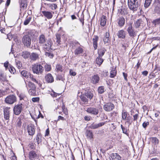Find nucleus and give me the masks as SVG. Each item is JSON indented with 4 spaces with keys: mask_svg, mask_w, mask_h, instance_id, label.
<instances>
[{
    "mask_svg": "<svg viewBox=\"0 0 160 160\" xmlns=\"http://www.w3.org/2000/svg\"><path fill=\"white\" fill-rule=\"evenodd\" d=\"M86 96L90 100L92 98L93 94L91 90L89 89L88 90L87 92L86 93Z\"/></svg>",
    "mask_w": 160,
    "mask_h": 160,
    "instance_id": "nucleus-31",
    "label": "nucleus"
},
{
    "mask_svg": "<svg viewBox=\"0 0 160 160\" xmlns=\"http://www.w3.org/2000/svg\"><path fill=\"white\" fill-rule=\"evenodd\" d=\"M45 5H47L48 7L50 8L52 10H55L57 8V6L55 3H45Z\"/></svg>",
    "mask_w": 160,
    "mask_h": 160,
    "instance_id": "nucleus-32",
    "label": "nucleus"
},
{
    "mask_svg": "<svg viewBox=\"0 0 160 160\" xmlns=\"http://www.w3.org/2000/svg\"><path fill=\"white\" fill-rule=\"evenodd\" d=\"M149 122H144L142 124V127L144 128H146V127L149 125Z\"/></svg>",
    "mask_w": 160,
    "mask_h": 160,
    "instance_id": "nucleus-61",
    "label": "nucleus"
},
{
    "mask_svg": "<svg viewBox=\"0 0 160 160\" xmlns=\"http://www.w3.org/2000/svg\"><path fill=\"white\" fill-rule=\"evenodd\" d=\"M103 61V60L102 58V57L98 56L96 58V61L97 64L99 65V66H100L101 65Z\"/></svg>",
    "mask_w": 160,
    "mask_h": 160,
    "instance_id": "nucleus-35",
    "label": "nucleus"
},
{
    "mask_svg": "<svg viewBox=\"0 0 160 160\" xmlns=\"http://www.w3.org/2000/svg\"><path fill=\"white\" fill-rule=\"evenodd\" d=\"M42 13L48 19H51L53 16L52 13L50 12L42 11Z\"/></svg>",
    "mask_w": 160,
    "mask_h": 160,
    "instance_id": "nucleus-21",
    "label": "nucleus"
},
{
    "mask_svg": "<svg viewBox=\"0 0 160 160\" xmlns=\"http://www.w3.org/2000/svg\"><path fill=\"white\" fill-rule=\"evenodd\" d=\"M21 120V119L20 118H19L18 119L17 125L18 127H21L22 125V122Z\"/></svg>",
    "mask_w": 160,
    "mask_h": 160,
    "instance_id": "nucleus-59",
    "label": "nucleus"
},
{
    "mask_svg": "<svg viewBox=\"0 0 160 160\" xmlns=\"http://www.w3.org/2000/svg\"><path fill=\"white\" fill-rule=\"evenodd\" d=\"M29 37H30L33 38H35L37 36L38 33L34 30H31L29 31L27 33H26Z\"/></svg>",
    "mask_w": 160,
    "mask_h": 160,
    "instance_id": "nucleus-24",
    "label": "nucleus"
},
{
    "mask_svg": "<svg viewBox=\"0 0 160 160\" xmlns=\"http://www.w3.org/2000/svg\"><path fill=\"white\" fill-rule=\"evenodd\" d=\"M114 105L111 102H108L106 103L103 106L104 110L107 112H111L114 108Z\"/></svg>",
    "mask_w": 160,
    "mask_h": 160,
    "instance_id": "nucleus-7",
    "label": "nucleus"
},
{
    "mask_svg": "<svg viewBox=\"0 0 160 160\" xmlns=\"http://www.w3.org/2000/svg\"><path fill=\"white\" fill-rule=\"evenodd\" d=\"M139 0H128V7L130 10L133 12L137 11L140 6Z\"/></svg>",
    "mask_w": 160,
    "mask_h": 160,
    "instance_id": "nucleus-1",
    "label": "nucleus"
},
{
    "mask_svg": "<svg viewBox=\"0 0 160 160\" xmlns=\"http://www.w3.org/2000/svg\"><path fill=\"white\" fill-rule=\"evenodd\" d=\"M132 23H129L128 25V28L127 31L128 32L129 35L131 37L133 38L137 36V32L134 30V28L132 27Z\"/></svg>",
    "mask_w": 160,
    "mask_h": 160,
    "instance_id": "nucleus-4",
    "label": "nucleus"
},
{
    "mask_svg": "<svg viewBox=\"0 0 160 160\" xmlns=\"http://www.w3.org/2000/svg\"><path fill=\"white\" fill-rule=\"evenodd\" d=\"M39 58V55L35 52H32L30 53V59L31 61H35Z\"/></svg>",
    "mask_w": 160,
    "mask_h": 160,
    "instance_id": "nucleus-20",
    "label": "nucleus"
},
{
    "mask_svg": "<svg viewBox=\"0 0 160 160\" xmlns=\"http://www.w3.org/2000/svg\"><path fill=\"white\" fill-rule=\"evenodd\" d=\"M152 0H145L144 7L145 8H148L150 5Z\"/></svg>",
    "mask_w": 160,
    "mask_h": 160,
    "instance_id": "nucleus-40",
    "label": "nucleus"
},
{
    "mask_svg": "<svg viewBox=\"0 0 160 160\" xmlns=\"http://www.w3.org/2000/svg\"><path fill=\"white\" fill-rule=\"evenodd\" d=\"M105 122H99L98 123L93 122L89 126V128L92 129H95L101 127L105 124Z\"/></svg>",
    "mask_w": 160,
    "mask_h": 160,
    "instance_id": "nucleus-13",
    "label": "nucleus"
},
{
    "mask_svg": "<svg viewBox=\"0 0 160 160\" xmlns=\"http://www.w3.org/2000/svg\"><path fill=\"white\" fill-rule=\"evenodd\" d=\"M151 141L154 145H157L159 143L158 139L156 137H152L151 138Z\"/></svg>",
    "mask_w": 160,
    "mask_h": 160,
    "instance_id": "nucleus-43",
    "label": "nucleus"
},
{
    "mask_svg": "<svg viewBox=\"0 0 160 160\" xmlns=\"http://www.w3.org/2000/svg\"><path fill=\"white\" fill-rule=\"evenodd\" d=\"M86 134L88 138L91 139L93 138V134L92 132L90 130H87L86 131Z\"/></svg>",
    "mask_w": 160,
    "mask_h": 160,
    "instance_id": "nucleus-39",
    "label": "nucleus"
},
{
    "mask_svg": "<svg viewBox=\"0 0 160 160\" xmlns=\"http://www.w3.org/2000/svg\"><path fill=\"white\" fill-rule=\"evenodd\" d=\"M45 80L48 83H52L54 81V78L52 75L50 73L47 74L45 78Z\"/></svg>",
    "mask_w": 160,
    "mask_h": 160,
    "instance_id": "nucleus-15",
    "label": "nucleus"
},
{
    "mask_svg": "<svg viewBox=\"0 0 160 160\" xmlns=\"http://www.w3.org/2000/svg\"><path fill=\"white\" fill-rule=\"evenodd\" d=\"M22 106V104L15 105L13 109L14 113L17 115H19L23 109Z\"/></svg>",
    "mask_w": 160,
    "mask_h": 160,
    "instance_id": "nucleus-6",
    "label": "nucleus"
},
{
    "mask_svg": "<svg viewBox=\"0 0 160 160\" xmlns=\"http://www.w3.org/2000/svg\"><path fill=\"white\" fill-rule=\"evenodd\" d=\"M29 158L31 160H33L34 158H36L37 154L35 152L33 151H30L29 153Z\"/></svg>",
    "mask_w": 160,
    "mask_h": 160,
    "instance_id": "nucleus-27",
    "label": "nucleus"
},
{
    "mask_svg": "<svg viewBox=\"0 0 160 160\" xmlns=\"http://www.w3.org/2000/svg\"><path fill=\"white\" fill-rule=\"evenodd\" d=\"M32 66V70L34 73L39 75L42 73L44 68L40 64L36 63L33 64Z\"/></svg>",
    "mask_w": 160,
    "mask_h": 160,
    "instance_id": "nucleus-2",
    "label": "nucleus"
},
{
    "mask_svg": "<svg viewBox=\"0 0 160 160\" xmlns=\"http://www.w3.org/2000/svg\"><path fill=\"white\" fill-rule=\"evenodd\" d=\"M56 42L57 45H59L61 44V35L58 33H57L56 34Z\"/></svg>",
    "mask_w": 160,
    "mask_h": 160,
    "instance_id": "nucleus-34",
    "label": "nucleus"
},
{
    "mask_svg": "<svg viewBox=\"0 0 160 160\" xmlns=\"http://www.w3.org/2000/svg\"><path fill=\"white\" fill-rule=\"evenodd\" d=\"M55 70L58 72H62V65L59 64H57L56 66Z\"/></svg>",
    "mask_w": 160,
    "mask_h": 160,
    "instance_id": "nucleus-47",
    "label": "nucleus"
},
{
    "mask_svg": "<svg viewBox=\"0 0 160 160\" xmlns=\"http://www.w3.org/2000/svg\"><path fill=\"white\" fill-rule=\"evenodd\" d=\"M44 68L45 71L47 72L50 71L51 69V66L47 64L44 65Z\"/></svg>",
    "mask_w": 160,
    "mask_h": 160,
    "instance_id": "nucleus-54",
    "label": "nucleus"
},
{
    "mask_svg": "<svg viewBox=\"0 0 160 160\" xmlns=\"http://www.w3.org/2000/svg\"><path fill=\"white\" fill-rule=\"evenodd\" d=\"M122 45V52H124L126 51V49L127 47H128V45L127 43H121Z\"/></svg>",
    "mask_w": 160,
    "mask_h": 160,
    "instance_id": "nucleus-41",
    "label": "nucleus"
},
{
    "mask_svg": "<svg viewBox=\"0 0 160 160\" xmlns=\"http://www.w3.org/2000/svg\"><path fill=\"white\" fill-rule=\"evenodd\" d=\"M133 120H134V121H135L137 120V119L138 118V114L137 113V114H135V115H133Z\"/></svg>",
    "mask_w": 160,
    "mask_h": 160,
    "instance_id": "nucleus-64",
    "label": "nucleus"
},
{
    "mask_svg": "<svg viewBox=\"0 0 160 160\" xmlns=\"http://www.w3.org/2000/svg\"><path fill=\"white\" fill-rule=\"evenodd\" d=\"M31 48H30L32 49H37L39 50V48L38 46V44L37 42H34L32 43V45H31Z\"/></svg>",
    "mask_w": 160,
    "mask_h": 160,
    "instance_id": "nucleus-29",
    "label": "nucleus"
},
{
    "mask_svg": "<svg viewBox=\"0 0 160 160\" xmlns=\"http://www.w3.org/2000/svg\"><path fill=\"white\" fill-rule=\"evenodd\" d=\"M80 98L82 101L83 102L84 104H87L88 102V100L87 99L85 96L83 95H82L80 97Z\"/></svg>",
    "mask_w": 160,
    "mask_h": 160,
    "instance_id": "nucleus-45",
    "label": "nucleus"
},
{
    "mask_svg": "<svg viewBox=\"0 0 160 160\" xmlns=\"http://www.w3.org/2000/svg\"><path fill=\"white\" fill-rule=\"evenodd\" d=\"M42 135L40 133H38L37 135L36 138V140L37 141V142L38 144L41 142Z\"/></svg>",
    "mask_w": 160,
    "mask_h": 160,
    "instance_id": "nucleus-42",
    "label": "nucleus"
},
{
    "mask_svg": "<svg viewBox=\"0 0 160 160\" xmlns=\"http://www.w3.org/2000/svg\"><path fill=\"white\" fill-rule=\"evenodd\" d=\"M107 19L106 16L103 15L100 20V25L102 26H104L106 23Z\"/></svg>",
    "mask_w": 160,
    "mask_h": 160,
    "instance_id": "nucleus-28",
    "label": "nucleus"
},
{
    "mask_svg": "<svg viewBox=\"0 0 160 160\" xmlns=\"http://www.w3.org/2000/svg\"><path fill=\"white\" fill-rule=\"evenodd\" d=\"M116 22L118 26L120 28H122L125 24V18L122 16L119 17L118 18Z\"/></svg>",
    "mask_w": 160,
    "mask_h": 160,
    "instance_id": "nucleus-10",
    "label": "nucleus"
},
{
    "mask_svg": "<svg viewBox=\"0 0 160 160\" xmlns=\"http://www.w3.org/2000/svg\"><path fill=\"white\" fill-rule=\"evenodd\" d=\"M105 51L104 48L100 49L98 51V56L102 57L104 55Z\"/></svg>",
    "mask_w": 160,
    "mask_h": 160,
    "instance_id": "nucleus-48",
    "label": "nucleus"
},
{
    "mask_svg": "<svg viewBox=\"0 0 160 160\" xmlns=\"http://www.w3.org/2000/svg\"><path fill=\"white\" fill-rule=\"evenodd\" d=\"M99 38L98 36L95 35L94 36L93 38H92V42L93 43V46L94 48L96 50L98 47L97 42Z\"/></svg>",
    "mask_w": 160,
    "mask_h": 160,
    "instance_id": "nucleus-23",
    "label": "nucleus"
},
{
    "mask_svg": "<svg viewBox=\"0 0 160 160\" xmlns=\"http://www.w3.org/2000/svg\"><path fill=\"white\" fill-rule=\"evenodd\" d=\"M30 78L32 81L38 84L40 87L41 86L42 84L40 83V82L37 80L36 78L34 77L33 76H30Z\"/></svg>",
    "mask_w": 160,
    "mask_h": 160,
    "instance_id": "nucleus-36",
    "label": "nucleus"
},
{
    "mask_svg": "<svg viewBox=\"0 0 160 160\" xmlns=\"http://www.w3.org/2000/svg\"><path fill=\"white\" fill-rule=\"evenodd\" d=\"M18 96L19 97L20 100H25L26 98V97L25 94L22 93L18 94Z\"/></svg>",
    "mask_w": 160,
    "mask_h": 160,
    "instance_id": "nucleus-53",
    "label": "nucleus"
},
{
    "mask_svg": "<svg viewBox=\"0 0 160 160\" xmlns=\"http://www.w3.org/2000/svg\"><path fill=\"white\" fill-rule=\"evenodd\" d=\"M117 35L119 38L124 39L125 38V32L123 30H119Z\"/></svg>",
    "mask_w": 160,
    "mask_h": 160,
    "instance_id": "nucleus-22",
    "label": "nucleus"
},
{
    "mask_svg": "<svg viewBox=\"0 0 160 160\" xmlns=\"http://www.w3.org/2000/svg\"><path fill=\"white\" fill-rule=\"evenodd\" d=\"M10 108H5L3 111L4 118L5 120H7L8 122L9 120L10 110Z\"/></svg>",
    "mask_w": 160,
    "mask_h": 160,
    "instance_id": "nucleus-12",
    "label": "nucleus"
},
{
    "mask_svg": "<svg viewBox=\"0 0 160 160\" xmlns=\"http://www.w3.org/2000/svg\"><path fill=\"white\" fill-rule=\"evenodd\" d=\"M122 119L123 120H125L127 119L128 121H127V122H129V121L128 118H127V112L124 110H123L122 113Z\"/></svg>",
    "mask_w": 160,
    "mask_h": 160,
    "instance_id": "nucleus-30",
    "label": "nucleus"
},
{
    "mask_svg": "<svg viewBox=\"0 0 160 160\" xmlns=\"http://www.w3.org/2000/svg\"><path fill=\"white\" fill-rule=\"evenodd\" d=\"M118 12L121 15H125L128 13L127 9L124 7H121V8L118 9Z\"/></svg>",
    "mask_w": 160,
    "mask_h": 160,
    "instance_id": "nucleus-25",
    "label": "nucleus"
},
{
    "mask_svg": "<svg viewBox=\"0 0 160 160\" xmlns=\"http://www.w3.org/2000/svg\"><path fill=\"white\" fill-rule=\"evenodd\" d=\"M98 92L99 93L102 94L105 91V88L104 87L101 86L98 87Z\"/></svg>",
    "mask_w": 160,
    "mask_h": 160,
    "instance_id": "nucleus-52",
    "label": "nucleus"
},
{
    "mask_svg": "<svg viewBox=\"0 0 160 160\" xmlns=\"http://www.w3.org/2000/svg\"><path fill=\"white\" fill-rule=\"evenodd\" d=\"M103 41L105 44L108 43L110 42V34L108 32H106L104 35Z\"/></svg>",
    "mask_w": 160,
    "mask_h": 160,
    "instance_id": "nucleus-17",
    "label": "nucleus"
},
{
    "mask_svg": "<svg viewBox=\"0 0 160 160\" xmlns=\"http://www.w3.org/2000/svg\"><path fill=\"white\" fill-rule=\"evenodd\" d=\"M36 89H30L28 91L30 95L32 96H36Z\"/></svg>",
    "mask_w": 160,
    "mask_h": 160,
    "instance_id": "nucleus-46",
    "label": "nucleus"
},
{
    "mask_svg": "<svg viewBox=\"0 0 160 160\" xmlns=\"http://www.w3.org/2000/svg\"><path fill=\"white\" fill-rule=\"evenodd\" d=\"M22 42L25 47L28 48H31V40L29 36L26 33L23 37Z\"/></svg>",
    "mask_w": 160,
    "mask_h": 160,
    "instance_id": "nucleus-3",
    "label": "nucleus"
},
{
    "mask_svg": "<svg viewBox=\"0 0 160 160\" xmlns=\"http://www.w3.org/2000/svg\"><path fill=\"white\" fill-rule=\"evenodd\" d=\"M122 130L123 133L125 134L128 136V133H127V129L126 128L124 127L122 129Z\"/></svg>",
    "mask_w": 160,
    "mask_h": 160,
    "instance_id": "nucleus-63",
    "label": "nucleus"
},
{
    "mask_svg": "<svg viewBox=\"0 0 160 160\" xmlns=\"http://www.w3.org/2000/svg\"><path fill=\"white\" fill-rule=\"evenodd\" d=\"M45 55L47 56H48L51 58H52L53 57V54L48 52H46Z\"/></svg>",
    "mask_w": 160,
    "mask_h": 160,
    "instance_id": "nucleus-60",
    "label": "nucleus"
},
{
    "mask_svg": "<svg viewBox=\"0 0 160 160\" xmlns=\"http://www.w3.org/2000/svg\"><path fill=\"white\" fill-rule=\"evenodd\" d=\"M83 49L81 47H78L76 48L74 51V54L76 56H79L83 53Z\"/></svg>",
    "mask_w": 160,
    "mask_h": 160,
    "instance_id": "nucleus-16",
    "label": "nucleus"
},
{
    "mask_svg": "<svg viewBox=\"0 0 160 160\" xmlns=\"http://www.w3.org/2000/svg\"><path fill=\"white\" fill-rule=\"evenodd\" d=\"M142 21L141 19H138L134 23L135 27L136 28H137L139 27L142 24Z\"/></svg>",
    "mask_w": 160,
    "mask_h": 160,
    "instance_id": "nucleus-44",
    "label": "nucleus"
},
{
    "mask_svg": "<svg viewBox=\"0 0 160 160\" xmlns=\"http://www.w3.org/2000/svg\"><path fill=\"white\" fill-rule=\"evenodd\" d=\"M27 130L29 135L32 136L34 134L35 128L34 125L32 124L28 125L27 127Z\"/></svg>",
    "mask_w": 160,
    "mask_h": 160,
    "instance_id": "nucleus-8",
    "label": "nucleus"
},
{
    "mask_svg": "<svg viewBox=\"0 0 160 160\" xmlns=\"http://www.w3.org/2000/svg\"><path fill=\"white\" fill-rule=\"evenodd\" d=\"M100 80V78L97 74L94 75L92 76L91 79V82L93 84H96L98 83Z\"/></svg>",
    "mask_w": 160,
    "mask_h": 160,
    "instance_id": "nucleus-14",
    "label": "nucleus"
},
{
    "mask_svg": "<svg viewBox=\"0 0 160 160\" xmlns=\"http://www.w3.org/2000/svg\"><path fill=\"white\" fill-rule=\"evenodd\" d=\"M28 86L30 89H36V87L33 83L31 82H28Z\"/></svg>",
    "mask_w": 160,
    "mask_h": 160,
    "instance_id": "nucleus-51",
    "label": "nucleus"
},
{
    "mask_svg": "<svg viewBox=\"0 0 160 160\" xmlns=\"http://www.w3.org/2000/svg\"><path fill=\"white\" fill-rule=\"evenodd\" d=\"M31 53L28 51H25L23 52L22 54V56L25 59L30 58Z\"/></svg>",
    "mask_w": 160,
    "mask_h": 160,
    "instance_id": "nucleus-33",
    "label": "nucleus"
},
{
    "mask_svg": "<svg viewBox=\"0 0 160 160\" xmlns=\"http://www.w3.org/2000/svg\"><path fill=\"white\" fill-rule=\"evenodd\" d=\"M9 70L10 72L13 74H14L16 72V70L14 68L11 66V65H9Z\"/></svg>",
    "mask_w": 160,
    "mask_h": 160,
    "instance_id": "nucleus-55",
    "label": "nucleus"
},
{
    "mask_svg": "<svg viewBox=\"0 0 160 160\" xmlns=\"http://www.w3.org/2000/svg\"><path fill=\"white\" fill-rule=\"evenodd\" d=\"M20 8L22 9L26 8L27 6V0H20L19 1Z\"/></svg>",
    "mask_w": 160,
    "mask_h": 160,
    "instance_id": "nucleus-19",
    "label": "nucleus"
},
{
    "mask_svg": "<svg viewBox=\"0 0 160 160\" xmlns=\"http://www.w3.org/2000/svg\"><path fill=\"white\" fill-rule=\"evenodd\" d=\"M32 19V17L27 16L24 22V25H28L31 21Z\"/></svg>",
    "mask_w": 160,
    "mask_h": 160,
    "instance_id": "nucleus-37",
    "label": "nucleus"
},
{
    "mask_svg": "<svg viewBox=\"0 0 160 160\" xmlns=\"http://www.w3.org/2000/svg\"><path fill=\"white\" fill-rule=\"evenodd\" d=\"M16 97L14 95H10L7 96L5 98V101L6 103L10 104H12L16 101Z\"/></svg>",
    "mask_w": 160,
    "mask_h": 160,
    "instance_id": "nucleus-5",
    "label": "nucleus"
},
{
    "mask_svg": "<svg viewBox=\"0 0 160 160\" xmlns=\"http://www.w3.org/2000/svg\"><path fill=\"white\" fill-rule=\"evenodd\" d=\"M21 74L23 77L26 78H28L29 75V73L25 70H23L21 72Z\"/></svg>",
    "mask_w": 160,
    "mask_h": 160,
    "instance_id": "nucleus-49",
    "label": "nucleus"
},
{
    "mask_svg": "<svg viewBox=\"0 0 160 160\" xmlns=\"http://www.w3.org/2000/svg\"><path fill=\"white\" fill-rule=\"evenodd\" d=\"M47 40V39H46L45 36L44 34H42L39 36L38 38V43H39L43 44L45 43Z\"/></svg>",
    "mask_w": 160,
    "mask_h": 160,
    "instance_id": "nucleus-18",
    "label": "nucleus"
},
{
    "mask_svg": "<svg viewBox=\"0 0 160 160\" xmlns=\"http://www.w3.org/2000/svg\"><path fill=\"white\" fill-rule=\"evenodd\" d=\"M112 160H121V157L117 153H112L111 154Z\"/></svg>",
    "mask_w": 160,
    "mask_h": 160,
    "instance_id": "nucleus-26",
    "label": "nucleus"
},
{
    "mask_svg": "<svg viewBox=\"0 0 160 160\" xmlns=\"http://www.w3.org/2000/svg\"><path fill=\"white\" fill-rule=\"evenodd\" d=\"M86 111L89 113L95 115H98L99 113V110L98 108L92 107L87 108Z\"/></svg>",
    "mask_w": 160,
    "mask_h": 160,
    "instance_id": "nucleus-11",
    "label": "nucleus"
},
{
    "mask_svg": "<svg viewBox=\"0 0 160 160\" xmlns=\"http://www.w3.org/2000/svg\"><path fill=\"white\" fill-rule=\"evenodd\" d=\"M117 74V71L115 68H112L110 73V77L111 78H114L116 76Z\"/></svg>",
    "mask_w": 160,
    "mask_h": 160,
    "instance_id": "nucleus-38",
    "label": "nucleus"
},
{
    "mask_svg": "<svg viewBox=\"0 0 160 160\" xmlns=\"http://www.w3.org/2000/svg\"><path fill=\"white\" fill-rule=\"evenodd\" d=\"M6 76L3 73H1L0 75V81H5L6 80Z\"/></svg>",
    "mask_w": 160,
    "mask_h": 160,
    "instance_id": "nucleus-50",
    "label": "nucleus"
},
{
    "mask_svg": "<svg viewBox=\"0 0 160 160\" xmlns=\"http://www.w3.org/2000/svg\"><path fill=\"white\" fill-rule=\"evenodd\" d=\"M52 42L51 39H49L46 41L45 43L43 44V48L49 51L51 49Z\"/></svg>",
    "mask_w": 160,
    "mask_h": 160,
    "instance_id": "nucleus-9",
    "label": "nucleus"
},
{
    "mask_svg": "<svg viewBox=\"0 0 160 160\" xmlns=\"http://www.w3.org/2000/svg\"><path fill=\"white\" fill-rule=\"evenodd\" d=\"M62 111L63 112V113L64 114H65L66 115H67L68 114V112L67 109L65 108V106L64 105H63L62 106Z\"/></svg>",
    "mask_w": 160,
    "mask_h": 160,
    "instance_id": "nucleus-56",
    "label": "nucleus"
},
{
    "mask_svg": "<svg viewBox=\"0 0 160 160\" xmlns=\"http://www.w3.org/2000/svg\"><path fill=\"white\" fill-rule=\"evenodd\" d=\"M57 78L59 80L63 81L64 80V75H58Z\"/></svg>",
    "mask_w": 160,
    "mask_h": 160,
    "instance_id": "nucleus-58",
    "label": "nucleus"
},
{
    "mask_svg": "<svg viewBox=\"0 0 160 160\" xmlns=\"http://www.w3.org/2000/svg\"><path fill=\"white\" fill-rule=\"evenodd\" d=\"M153 24L156 25L157 24H160V18L157 19L153 21L152 22Z\"/></svg>",
    "mask_w": 160,
    "mask_h": 160,
    "instance_id": "nucleus-57",
    "label": "nucleus"
},
{
    "mask_svg": "<svg viewBox=\"0 0 160 160\" xmlns=\"http://www.w3.org/2000/svg\"><path fill=\"white\" fill-rule=\"evenodd\" d=\"M69 73L70 75L73 76H75L76 74V72L71 69H70V70Z\"/></svg>",
    "mask_w": 160,
    "mask_h": 160,
    "instance_id": "nucleus-62",
    "label": "nucleus"
}]
</instances>
